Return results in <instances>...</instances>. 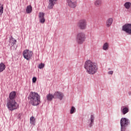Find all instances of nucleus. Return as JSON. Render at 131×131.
I'll list each match as a JSON object with an SVG mask.
<instances>
[{"label": "nucleus", "instance_id": "1", "mask_svg": "<svg viewBox=\"0 0 131 131\" xmlns=\"http://www.w3.org/2000/svg\"><path fill=\"white\" fill-rule=\"evenodd\" d=\"M15 98H16V92L12 91L9 94L7 104V107L10 111L16 110L18 108V104L15 101Z\"/></svg>", "mask_w": 131, "mask_h": 131}, {"label": "nucleus", "instance_id": "2", "mask_svg": "<svg viewBox=\"0 0 131 131\" xmlns=\"http://www.w3.org/2000/svg\"><path fill=\"white\" fill-rule=\"evenodd\" d=\"M84 68L86 70V72L89 74L94 75L97 73L98 71V66L95 62H93L90 60L85 61L84 64Z\"/></svg>", "mask_w": 131, "mask_h": 131}, {"label": "nucleus", "instance_id": "3", "mask_svg": "<svg viewBox=\"0 0 131 131\" xmlns=\"http://www.w3.org/2000/svg\"><path fill=\"white\" fill-rule=\"evenodd\" d=\"M28 99L30 100L29 103L33 106H37L40 104V96L38 93L31 92Z\"/></svg>", "mask_w": 131, "mask_h": 131}, {"label": "nucleus", "instance_id": "4", "mask_svg": "<svg viewBox=\"0 0 131 131\" xmlns=\"http://www.w3.org/2000/svg\"><path fill=\"white\" fill-rule=\"evenodd\" d=\"M85 34L83 32H80L77 34L76 42L78 45H82L85 41Z\"/></svg>", "mask_w": 131, "mask_h": 131}, {"label": "nucleus", "instance_id": "5", "mask_svg": "<svg viewBox=\"0 0 131 131\" xmlns=\"http://www.w3.org/2000/svg\"><path fill=\"white\" fill-rule=\"evenodd\" d=\"M121 131H125L126 126L129 124V120L125 118H122L120 120Z\"/></svg>", "mask_w": 131, "mask_h": 131}, {"label": "nucleus", "instance_id": "6", "mask_svg": "<svg viewBox=\"0 0 131 131\" xmlns=\"http://www.w3.org/2000/svg\"><path fill=\"white\" fill-rule=\"evenodd\" d=\"M23 55L25 59H26L28 61H29L33 55L32 51H30L28 50H26L23 52Z\"/></svg>", "mask_w": 131, "mask_h": 131}, {"label": "nucleus", "instance_id": "7", "mask_svg": "<svg viewBox=\"0 0 131 131\" xmlns=\"http://www.w3.org/2000/svg\"><path fill=\"white\" fill-rule=\"evenodd\" d=\"M122 30L125 31L126 33L131 35V24H126L123 26Z\"/></svg>", "mask_w": 131, "mask_h": 131}, {"label": "nucleus", "instance_id": "8", "mask_svg": "<svg viewBox=\"0 0 131 131\" xmlns=\"http://www.w3.org/2000/svg\"><path fill=\"white\" fill-rule=\"evenodd\" d=\"M78 27L81 30H84L86 28V20L85 19L79 20L78 23Z\"/></svg>", "mask_w": 131, "mask_h": 131}, {"label": "nucleus", "instance_id": "9", "mask_svg": "<svg viewBox=\"0 0 131 131\" xmlns=\"http://www.w3.org/2000/svg\"><path fill=\"white\" fill-rule=\"evenodd\" d=\"M54 99H59L60 100V101H62L63 100V98H64V94L62 93L61 92H55L54 93Z\"/></svg>", "mask_w": 131, "mask_h": 131}, {"label": "nucleus", "instance_id": "10", "mask_svg": "<svg viewBox=\"0 0 131 131\" xmlns=\"http://www.w3.org/2000/svg\"><path fill=\"white\" fill-rule=\"evenodd\" d=\"M67 3L69 7L74 9L77 6V2L75 0H67Z\"/></svg>", "mask_w": 131, "mask_h": 131}, {"label": "nucleus", "instance_id": "11", "mask_svg": "<svg viewBox=\"0 0 131 131\" xmlns=\"http://www.w3.org/2000/svg\"><path fill=\"white\" fill-rule=\"evenodd\" d=\"M95 122V115H91L90 118L88 120V125L90 127H92L94 125Z\"/></svg>", "mask_w": 131, "mask_h": 131}, {"label": "nucleus", "instance_id": "12", "mask_svg": "<svg viewBox=\"0 0 131 131\" xmlns=\"http://www.w3.org/2000/svg\"><path fill=\"white\" fill-rule=\"evenodd\" d=\"M58 0H49V4L48 7V9H49V10L53 9V8H54V6L56 5V2Z\"/></svg>", "mask_w": 131, "mask_h": 131}, {"label": "nucleus", "instance_id": "13", "mask_svg": "<svg viewBox=\"0 0 131 131\" xmlns=\"http://www.w3.org/2000/svg\"><path fill=\"white\" fill-rule=\"evenodd\" d=\"M39 18L40 23H45V21H46L45 19V13L43 12L39 13Z\"/></svg>", "mask_w": 131, "mask_h": 131}, {"label": "nucleus", "instance_id": "14", "mask_svg": "<svg viewBox=\"0 0 131 131\" xmlns=\"http://www.w3.org/2000/svg\"><path fill=\"white\" fill-rule=\"evenodd\" d=\"M113 23V18H109L106 21V26L107 27H110Z\"/></svg>", "mask_w": 131, "mask_h": 131}, {"label": "nucleus", "instance_id": "15", "mask_svg": "<svg viewBox=\"0 0 131 131\" xmlns=\"http://www.w3.org/2000/svg\"><path fill=\"white\" fill-rule=\"evenodd\" d=\"M46 98L47 101H50L51 102V101L53 100V99H55V96L54 94L53 95L51 93H49L46 96Z\"/></svg>", "mask_w": 131, "mask_h": 131}, {"label": "nucleus", "instance_id": "16", "mask_svg": "<svg viewBox=\"0 0 131 131\" xmlns=\"http://www.w3.org/2000/svg\"><path fill=\"white\" fill-rule=\"evenodd\" d=\"M121 112L123 113V115H125V114H126L128 112V108L122 106L121 107Z\"/></svg>", "mask_w": 131, "mask_h": 131}, {"label": "nucleus", "instance_id": "17", "mask_svg": "<svg viewBox=\"0 0 131 131\" xmlns=\"http://www.w3.org/2000/svg\"><path fill=\"white\" fill-rule=\"evenodd\" d=\"M32 12V7L31 5H29L26 8V13L27 14H30Z\"/></svg>", "mask_w": 131, "mask_h": 131}, {"label": "nucleus", "instance_id": "18", "mask_svg": "<svg viewBox=\"0 0 131 131\" xmlns=\"http://www.w3.org/2000/svg\"><path fill=\"white\" fill-rule=\"evenodd\" d=\"M124 6L125 8V9H126L127 10H128L130 9V8L131 7V3L130 2H126V3H125Z\"/></svg>", "mask_w": 131, "mask_h": 131}, {"label": "nucleus", "instance_id": "19", "mask_svg": "<svg viewBox=\"0 0 131 131\" xmlns=\"http://www.w3.org/2000/svg\"><path fill=\"white\" fill-rule=\"evenodd\" d=\"M5 69H6V65L4 63L1 62L0 63V72H3Z\"/></svg>", "mask_w": 131, "mask_h": 131}, {"label": "nucleus", "instance_id": "20", "mask_svg": "<svg viewBox=\"0 0 131 131\" xmlns=\"http://www.w3.org/2000/svg\"><path fill=\"white\" fill-rule=\"evenodd\" d=\"M102 4V1L101 0H96L95 2V6L96 7H100Z\"/></svg>", "mask_w": 131, "mask_h": 131}, {"label": "nucleus", "instance_id": "21", "mask_svg": "<svg viewBox=\"0 0 131 131\" xmlns=\"http://www.w3.org/2000/svg\"><path fill=\"white\" fill-rule=\"evenodd\" d=\"M10 42H11L12 47H13L16 43V40L15 39H14L13 37H11V38H10Z\"/></svg>", "mask_w": 131, "mask_h": 131}, {"label": "nucleus", "instance_id": "22", "mask_svg": "<svg viewBox=\"0 0 131 131\" xmlns=\"http://www.w3.org/2000/svg\"><path fill=\"white\" fill-rule=\"evenodd\" d=\"M30 120L31 124L35 125V118H34V117H31L30 119Z\"/></svg>", "mask_w": 131, "mask_h": 131}, {"label": "nucleus", "instance_id": "23", "mask_svg": "<svg viewBox=\"0 0 131 131\" xmlns=\"http://www.w3.org/2000/svg\"><path fill=\"white\" fill-rule=\"evenodd\" d=\"M4 13V5L0 4V16L3 15Z\"/></svg>", "mask_w": 131, "mask_h": 131}, {"label": "nucleus", "instance_id": "24", "mask_svg": "<svg viewBox=\"0 0 131 131\" xmlns=\"http://www.w3.org/2000/svg\"><path fill=\"white\" fill-rule=\"evenodd\" d=\"M108 43L105 42L103 46V50H104V51H106V50H108Z\"/></svg>", "mask_w": 131, "mask_h": 131}, {"label": "nucleus", "instance_id": "25", "mask_svg": "<svg viewBox=\"0 0 131 131\" xmlns=\"http://www.w3.org/2000/svg\"><path fill=\"white\" fill-rule=\"evenodd\" d=\"M44 68H45V63H41L39 64L38 66V68H39V69H42Z\"/></svg>", "mask_w": 131, "mask_h": 131}, {"label": "nucleus", "instance_id": "26", "mask_svg": "<svg viewBox=\"0 0 131 131\" xmlns=\"http://www.w3.org/2000/svg\"><path fill=\"white\" fill-rule=\"evenodd\" d=\"M75 112V107L74 106H72L71 109L70 110V114H73Z\"/></svg>", "mask_w": 131, "mask_h": 131}, {"label": "nucleus", "instance_id": "27", "mask_svg": "<svg viewBox=\"0 0 131 131\" xmlns=\"http://www.w3.org/2000/svg\"><path fill=\"white\" fill-rule=\"evenodd\" d=\"M32 82L33 83L36 82V77H33V78H32Z\"/></svg>", "mask_w": 131, "mask_h": 131}, {"label": "nucleus", "instance_id": "28", "mask_svg": "<svg viewBox=\"0 0 131 131\" xmlns=\"http://www.w3.org/2000/svg\"><path fill=\"white\" fill-rule=\"evenodd\" d=\"M108 74H111V75H112V74H113V71H111L108 72Z\"/></svg>", "mask_w": 131, "mask_h": 131}, {"label": "nucleus", "instance_id": "29", "mask_svg": "<svg viewBox=\"0 0 131 131\" xmlns=\"http://www.w3.org/2000/svg\"><path fill=\"white\" fill-rule=\"evenodd\" d=\"M17 117L18 118V119H20V117H21V115L20 114H19L18 116H17Z\"/></svg>", "mask_w": 131, "mask_h": 131}]
</instances>
